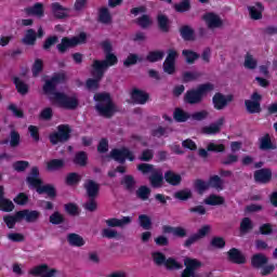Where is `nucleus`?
Segmentation results:
<instances>
[{
    "instance_id": "41",
    "label": "nucleus",
    "mask_w": 277,
    "mask_h": 277,
    "mask_svg": "<svg viewBox=\"0 0 277 277\" xmlns=\"http://www.w3.org/2000/svg\"><path fill=\"white\" fill-rule=\"evenodd\" d=\"M193 187H194L195 192H197V194H199V196H202V194H205V192H207L209 189V182H207L202 179H197L194 181Z\"/></svg>"
},
{
    "instance_id": "34",
    "label": "nucleus",
    "mask_w": 277,
    "mask_h": 277,
    "mask_svg": "<svg viewBox=\"0 0 277 277\" xmlns=\"http://www.w3.org/2000/svg\"><path fill=\"white\" fill-rule=\"evenodd\" d=\"M67 241L69 246H74L75 248H81L85 246V240L78 234L71 233L67 236Z\"/></svg>"
},
{
    "instance_id": "2",
    "label": "nucleus",
    "mask_w": 277,
    "mask_h": 277,
    "mask_svg": "<svg viewBox=\"0 0 277 277\" xmlns=\"http://www.w3.org/2000/svg\"><path fill=\"white\" fill-rule=\"evenodd\" d=\"M26 183L29 187L37 190L38 194H47L49 198H57V190L52 184L42 185V179H40V169L32 167L29 175L26 177Z\"/></svg>"
},
{
    "instance_id": "47",
    "label": "nucleus",
    "mask_w": 277,
    "mask_h": 277,
    "mask_svg": "<svg viewBox=\"0 0 277 277\" xmlns=\"http://www.w3.org/2000/svg\"><path fill=\"white\" fill-rule=\"evenodd\" d=\"M138 224L144 230H150L153 228V219L148 214H140Z\"/></svg>"
},
{
    "instance_id": "29",
    "label": "nucleus",
    "mask_w": 277,
    "mask_h": 277,
    "mask_svg": "<svg viewBox=\"0 0 277 277\" xmlns=\"http://www.w3.org/2000/svg\"><path fill=\"white\" fill-rule=\"evenodd\" d=\"M252 21H261L263 18V3L256 2L254 6H248Z\"/></svg>"
},
{
    "instance_id": "52",
    "label": "nucleus",
    "mask_w": 277,
    "mask_h": 277,
    "mask_svg": "<svg viewBox=\"0 0 277 277\" xmlns=\"http://www.w3.org/2000/svg\"><path fill=\"white\" fill-rule=\"evenodd\" d=\"M175 12L183 14L192 10V2L189 0H182L180 3L174 4Z\"/></svg>"
},
{
    "instance_id": "5",
    "label": "nucleus",
    "mask_w": 277,
    "mask_h": 277,
    "mask_svg": "<svg viewBox=\"0 0 277 277\" xmlns=\"http://www.w3.org/2000/svg\"><path fill=\"white\" fill-rule=\"evenodd\" d=\"M85 42H88V34L82 31L76 37L62 38L61 43L56 45V49L58 53L64 54L68 51V49H75V47H79V44H85Z\"/></svg>"
},
{
    "instance_id": "46",
    "label": "nucleus",
    "mask_w": 277,
    "mask_h": 277,
    "mask_svg": "<svg viewBox=\"0 0 277 277\" xmlns=\"http://www.w3.org/2000/svg\"><path fill=\"white\" fill-rule=\"evenodd\" d=\"M137 62H144V57L135 54V53H130L128 57L123 61V66L126 68H130V66H135Z\"/></svg>"
},
{
    "instance_id": "33",
    "label": "nucleus",
    "mask_w": 277,
    "mask_h": 277,
    "mask_svg": "<svg viewBox=\"0 0 277 277\" xmlns=\"http://www.w3.org/2000/svg\"><path fill=\"white\" fill-rule=\"evenodd\" d=\"M26 12L31 16H38L39 18H42V16H44V4L37 2L32 6L26 9Z\"/></svg>"
},
{
    "instance_id": "37",
    "label": "nucleus",
    "mask_w": 277,
    "mask_h": 277,
    "mask_svg": "<svg viewBox=\"0 0 277 277\" xmlns=\"http://www.w3.org/2000/svg\"><path fill=\"white\" fill-rule=\"evenodd\" d=\"M36 40H38L36 30H34V28H29L26 31L24 38L22 39V42L24 44H27L28 47H34L36 44Z\"/></svg>"
},
{
    "instance_id": "56",
    "label": "nucleus",
    "mask_w": 277,
    "mask_h": 277,
    "mask_svg": "<svg viewBox=\"0 0 277 277\" xmlns=\"http://www.w3.org/2000/svg\"><path fill=\"white\" fill-rule=\"evenodd\" d=\"M210 246L216 250H223V248H226V240L224 237L214 236L210 241Z\"/></svg>"
},
{
    "instance_id": "42",
    "label": "nucleus",
    "mask_w": 277,
    "mask_h": 277,
    "mask_svg": "<svg viewBox=\"0 0 277 277\" xmlns=\"http://www.w3.org/2000/svg\"><path fill=\"white\" fill-rule=\"evenodd\" d=\"M98 22L103 25H109V23H111V13H109V9L103 6L98 10Z\"/></svg>"
},
{
    "instance_id": "40",
    "label": "nucleus",
    "mask_w": 277,
    "mask_h": 277,
    "mask_svg": "<svg viewBox=\"0 0 277 277\" xmlns=\"http://www.w3.org/2000/svg\"><path fill=\"white\" fill-rule=\"evenodd\" d=\"M173 118L175 122H187L192 118V114L183 110V108H175Z\"/></svg>"
},
{
    "instance_id": "57",
    "label": "nucleus",
    "mask_w": 277,
    "mask_h": 277,
    "mask_svg": "<svg viewBox=\"0 0 277 277\" xmlns=\"http://www.w3.org/2000/svg\"><path fill=\"white\" fill-rule=\"evenodd\" d=\"M170 128H163L159 126L158 128L151 130V136L153 137H168L170 135Z\"/></svg>"
},
{
    "instance_id": "25",
    "label": "nucleus",
    "mask_w": 277,
    "mask_h": 277,
    "mask_svg": "<svg viewBox=\"0 0 277 277\" xmlns=\"http://www.w3.org/2000/svg\"><path fill=\"white\" fill-rule=\"evenodd\" d=\"M259 148L260 150H276V145L272 142L269 133L259 138Z\"/></svg>"
},
{
    "instance_id": "9",
    "label": "nucleus",
    "mask_w": 277,
    "mask_h": 277,
    "mask_svg": "<svg viewBox=\"0 0 277 277\" xmlns=\"http://www.w3.org/2000/svg\"><path fill=\"white\" fill-rule=\"evenodd\" d=\"M233 101H235V95H224L223 93L217 92L212 97V105L216 111H222L223 109H226V106L230 105Z\"/></svg>"
},
{
    "instance_id": "48",
    "label": "nucleus",
    "mask_w": 277,
    "mask_h": 277,
    "mask_svg": "<svg viewBox=\"0 0 277 277\" xmlns=\"http://www.w3.org/2000/svg\"><path fill=\"white\" fill-rule=\"evenodd\" d=\"M182 55L185 57L186 64H196V60H200V54L193 50H183Z\"/></svg>"
},
{
    "instance_id": "63",
    "label": "nucleus",
    "mask_w": 277,
    "mask_h": 277,
    "mask_svg": "<svg viewBox=\"0 0 277 277\" xmlns=\"http://www.w3.org/2000/svg\"><path fill=\"white\" fill-rule=\"evenodd\" d=\"M12 168L15 172H25L29 168V161L27 160H17L13 162Z\"/></svg>"
},
{
    "instance_id": "3",
    "label": "nucleus",
    "mask_w": 277,
    "mask_h": 277,
    "mask_svg": "<svg viewBox=\"0 0 277 277\" xmlns=\"http://www.w3.org/2000/svg\"><path fill=\"white\" fill-rule=\"evenodd\" d=\"M94 101L97 103L95 105V110L102 118H113L116 114V104L111 100V94L109 93H95Z\"/></svg>"
},
{
    "instance_id": "26",
    "label": "nucleus",
    "mask_w": 277,
    "mask_h": 277,
    "mask_svg": "<svg viewBox=\"0 0 277 277\" xmlns=\"http://www.w3.org/2000/svg\"><path fill=\"white\" fill-rule=\"evenodd\" d=\"M164 181L169 185H172L173 187H176V186H179L180 183H182L183 177L181 176V174L169 170V171L164 172Z\"/></svg>"
},
{
    "instance_id": "39",
    "label": "nucleus",
    "mask_w": 277,
    "mask_h": 277,
    "mask_svg": "<svg viewBox=\"0 0 277 277\" xmlns=\"http://www.w3.org/2000/svg\"><path fill=\"white\" fill-rule=\"evenodd\" d=\"M173 196L176 200H181L182 202H187V200H190V198H194V193H192V189L189 188H184L175 192Z\"/></svg>"
},
{
    "instance_id": "22",
    "label": "nucleus",
    "mask_w": 277,
    "mask_h": 277,
    "mask_svg": "<svg viewBox=\"0 0 277 277\" xmlns=\"http://www.w3.org/2000/svg\"><path fill=\"white\" fill-rule=\"evenodd\" d=\"M0 211H4V213H10L14 211V202L5 198V190L1 185H0Z\"/></svg>"
},
{
    "instance_id": "55",
    "label": "nucleus",
    "mask_w": 277,
    "mask_h": 277,
    "mask_svg": "<svg viewBox=\"0 0 277 277\" xmlns=\"http://www.w3.org/2000/svg\"><path fill=\"white\" fill-rule=\"evenodd\" d=\"M164 267L169 271V272H174V269H182L183 265L181 263H179V261H176V259L174 258H169L166 260L164 262Z\"/></svg>"
},
{
    "instance_id": "61",
    "label": "nucleus",
    "mask_w": 277,
    "mask_h": 277,
    "mask_svg": "<svg viewBox=\"0 0 277 277\" xmlns=\"http://www.w3.org/2000/svg\"><path fill=\"white\" fill-rule=\"evenodd\" d=\"M150 188L146 185H142L136 190V196L140 198V200H148L150 196Z\"/></svg>"
},
{
    "instance_id": "50",
    "label": "nucleus",
    "mask_w": 277,
    "mask_h": 277,
    "mask_svg": "<svg viewBox=\"0 0 277 277\" xmlns=\"http://www.w3.org/2000/svg\"><path fill=\"white\" fill-rule=\"evenodd\" d=\"M65 183L69 187L79 185V183H81V175H79V173H77V172H70L67 174V176L65 179Z\"/></svg>"
},
{
    "instance_id": "62",
    "label": "nucleus",
    "mask_w": 277,
    "mask_h": 277,
    "mask_svg": "<svg viewBox=\"0 0 277 277\" xmlns=\"http://www.w3.org/2000/svg\"><path fill=\"white\" fill-rule=\"evenodd\" d=\"M107 68H111V66H116L118 64V56L114 53L105 54V58L102 61Z\"/></svg>"
},
{
    "instance_id": "31",
    "label": "nucleus",
    "mask_w": 277,
    "mask_h": 277,
    "mask_svg": "<svg viewBox=\"0 0 277 277\" xmlns=\"http://www.w3.org/2000/svg\"><path fill=\"white\" fill-rule=\"evenodd\" d=\"M72 163L74 166L85 168V166H88V153L83 150L77 151L72 158Z\"/></svg>"
},
{
    "instance_id": "20",
    "label": "nucleus",
    "mask_w": 277,
    "mask_h": 277,
    "mask_svg": "<svg viewBox=\"0 0 277 277\" xmlns=\"http://www.w3.org/2000/svg\"><path fill=\"white\" fill-rule=\"evenodd\" d=\"M203 21L207 23L209 29H217L224 25L222 18L215 13H206L203 15Z\"/></svg>"
},
{
    "instance_id": "49",
    "label": "nucleus",
    "mask_w": 277,
    "mask_h": 277,
    "mask_svg": "<svg viewBox=\"0 0 277 277\" xmlns=\"http://www.w3.org/2000/svg\"><path fill=\"white\" fill-rule=\"evenodd\" d=\"M202 77V74L199 71H185L182 75L183 83H189L192 81H198Z\"/></svg>"
},
{
    "instance_id": "64",
    "label": "nucleus",
    "mask_w": 277,
    "mask_h": 277,
    "mask_svg": "<svg viewBox=\"0 0 277 277\" xmlns=\"http://www.w3.org/2000/svg\"><path fill=\"white\" fill-rule=\"evenodd\" d=\"M50 80L53 81L54 84L56 85L66 83V72L64 71L54 72L53 76L50 78Z\"/></svg>"
},
{
    "instance_id": "59",
    "label": "nucleus",
    "mask_w": 277,
    "mask_h": 277,
    "mask_svg": "<svg viewBox=\"0 0 277 277\" xmlns=\"http://www.w3.org/2000/svg\"><path fill=\"white\" fill-rule=\"evenodd\" d=\"M49 220L50 224H53L54 226H58V224H64V222H66V217H64L60 211L52 213Z\"/></svg>"
},
{
    "instance_id": "4",
    "label": "nucleus",
    "mask_w": 277,
    "mask_h": 277,
    "mask_svg": "<svg viewBox=\"0 0 277 277\" xmlns=\"http://www.w3.org/2000/svg\"><path fill=\"white\" fill-rule=\"evenodd\" d=\"M214 89L215 85H213L211 82L199 84L197 89L186 91L184 102H186L188 105H200L205 98V94L213 92Z\"/></svg>"
},
{
    "instance_id": "6",
    "label": "nucleus",
    "mask_w": 277,
    "mask_h": 277,
    "mask_svg": "<svg viewBox=\"0 0 277 277\" xmlns=\"http://www.w3.org/2000/svg\"><path fill=\"white\" fill-rule=\"evenodd\" d=\"M70 133H72L70 126H57V132H52L49 134L50 144H52V146H57V144H65V142L70 140Z\"/></svg>"
},
{
    "instance_id": "54",
    "label": "nucleus",
    "mask_w": 277,
    "mask_h": 277,
    "mask_svg": "<svg viewBox=\"0 0 277 277\" xmlns=\"http://www.w3.org/2000/svg\"><path fill=\"white\" fill-rule=\"evenodd\" d=\"M44 70V62L42 58L35 60L31 67L32 77H39L40 72Z\"/></svg>"
},
{
    "instance_id": "60",
    "label": "nucleus",
    "mask_w": 277,
    "mask_h": 277,
    "mask_svg": "<svg viewBox=\"0 0 277 277\" xmlns=\"http://www.w3.org/2000/svg\"><path fill=\"white\" fill-rule=\"evenodd\" d=\"M151 259H153L155 265H158V267H161V265H166V261L168 260L166 258V254H163L159 251L153 252Z\"/></svg>"
},
{
    "instance_id": "35",
    "label": "nucleus",
    "mask_w": 277,
    "mask_h": 277,
    "mask_svg": "<svg viewBox=\"0 0 277 277\" xmlns=\"http://www.w3.org/2000/svg\"><path fill=\"white\" fill-rule=\"evenodd\" d=\"M163 57H166V52L161 50H155L148 52V54L146 55V61L150 64H155L157 62H161Z\"/></svg>"
},
{
    "instance_id": "10",
    "label": "nucleus",
    "mask_w": 277,
    "mask_h": 277,
    "mask_svg": "<svg viewBox=\"0 0 277 277\" xmlns=\"http://www.w3.org/2000/svg\"><path fill=\"white\" fill-rule=\"evenodd\" d=\"M30 276H40V277H56L58 274L57 268H51L47 264H40L32 267L29 271Z\"/></svg>"
},
{
    "instance_id": "51",
    "label": "nucleus",
    "mask_w": 277,
    "mask_h": 277,
    "mask_svg": "<svg viewBox=\"0 0 277 277\" xmlns=\"http://www.w3.org/2000/svg\"><path fill=\"white\" fill-rule=\"evenodd\" d=\"M136 169L144 176H146V174H153L157 171V169H155V164H150L146 162L137 164Z\"/></svg>"
},
{
    "instance_id": "19",
    "label": "nucleus",
    "mask_w": 277,
    "mask_h": 277,
    "mask_svg": "<svg viewBox=\"0 0 277 277\" xmlns=\"http://www.w3.org/2000/svg\"><path fill=\"white\" fill-rule=\"evenodd\" d=\"M51 12L54 18H57L58 21H63L64 18H68V12H70V9L64 5H61L60 2H53L51 4Z\"/></svg>"
},
{
    "instance_id": "16",
    "label": "nucleus",
    "mask_w": 277,
    "mask_h": 277,
    "mask_svg": "<svg viewBox=\"0 0 277 277\" xmlns=\"http://www.w3.org/2000/svg\"><path fill=\"white\" fill-rule=\"evenodd\" d=\"M17 217H21V220H25L27 224H34L37 220H40V211L38 210H19L17 211Z\"/></svg>"
},
{
    "instance_id": "28",
    "label": "nucleus",
    "mask_w": 277,
    "mask_h": 277,
    "mask_svg": "<svg viewBox=\"0 0 277 277\" xmlns=\"http://www.w3.org/2000/svg\"><path fill=\"white\" fill-rule=\"evenodd\" d=\"M163 179H166L163 176V173L156 170L155 173H153L148 177V181H149L151 187H154V189H159L160 187H163Z\"/></svg>"
},
{
    "instance_id": "8",
    "label": "nucleus",
    "mask_w": 277,
    "mask_h": 277,
    "mask_svg": "<svg viewBox=\"0 0 277 277\" xmlns=\"http://www.w3.org/2000/svg\"><path fill=\"white\" fill-rule=\"evenodd\" d=\"M263 101V95L259 92H253L251 94V100L245 101V107L248 114H261L263 109L261 108V102Z\"/></svg>"
},
{
    "instance_id": "1",
    "label": "nucleus",
    "mask_w": 277,
    "mask_h": 277,
    "mask_svg": "<svg viewBox=\"0 0 277 277\" xmlns=\"http://www.w3.org/2000/svg\"><path fill=\"white\" fill-rule=\"evenodd\" d=\"M42 90L43 94H51L52 97H50V101H53V103L58 105L62 109L72 111L79 107V100L75 96H69L64 92L56 91L57 85L51 79L45 80Z\"/></svg>"
},
{
    "instance_id": "13",
    "label": "nucleus",
    "mask_w": 277,
    "mask_h": 277,
    "mask_svg": "<svg viewBox=\"0 0 277 277\" xmlns=\"http://www.w3.org/2000/svg\"><path fill=\"white\" fill-rule=\"evenodd\" d=\"M227 261L234 263V265H246L247 262L246 255L237 248H232L227 251Z\"/></svg>"
},
{
    "instance_id": "11",
    "label": "nucleus",
    "mask_w": 277,
    "mask_h": 277,
    "mask_svg": "<svg viewBox=\"0 0 277 277\" xmlns=\"http://www.w3.org/2000/svg\"><path fill=\"white\" fill-rule=\"evenodd\" d=\"M185 269L182 272L181 277L195 276L194 273L202 267V262L198 259L186 258L184 260Z\"/></svg>"
},
{
    "instance_id": "58",
    "label": "nucleus",
    "mask_w": 277,
    "mask_h": 277,
    "mask_svg": "<svg viewBox=\"0 0 277 277\" xmlns=\"http://www.w3.org/2000/svg\"><path fill=\"white\" fill-rule=\"evenodd\" d=\"M136 24L142 28V29H148L150 25H153V19H150V15L143 14L136 19Z\"/></svg>"
},
{
    "instance_id": "12",
    "label": "nucleus",
    "mask_w": 277,
    "mask_h": 277,
    "mask_svg": "<svg viewBox=\"0 0 277 277\" xmlns=\"http://www.w3.org/2000/svg\"><path fill=\"white\" fill-rule=\"evenodd\" d=\"M131 101L135 105H146L150 98V94L146 93V91H143L137 88H133L130 93Z\"/></svg>"
},
{
    "instance_id": "24",
    "label": "nucleus",
    "mask_w": 277,
    "mask_h": 277,
    "mask_svg": "<svg viewBox=\"0 0 277 277\" xmlns=\"http://www.w3.org/2000/svg\"><path fill=\"white\" fill-rule=\"evenodd\" d=\"M267 263H269V258L263 253H255L251 256V267L253 269H261Z\"/></svg>"
},
{
    "instance_id": "23",
    "label": "nucleus",
    "mask_w": 277,
    "mask_h": 277,
    "mask_svg": "<svg viewBox=\"0 0 277 277\" xmlns=\"http://www.w3.org/2000/svg\"><path fill=\"white\" fill-rule=\"evenodd\" d=\"M162 233L166 235L172 233L173 237H179L180 239H185L187 237V230L183 226H170V225H164L162 227Z\"/></svg>"
},
{
    "instance_id": "7",
    "label": "nucleus",
    "mask_w": 277,
    "mask_h": 277,
    "mask_svg": "<svg viewBox=\"0 0 277 277\" xmlns=\"http://www.w3.org/2000/svg\"><path fill=\"white\" fill-rule=\"evenodd\" d=\"M110 157L117 161V163L124 164L128 161H135V155L127 147L115 148L110 151Z\"/></svg>"
},
{
    "instance_id": "43",
    "label": "nucleus",
    "mask_w": 277,
    "mask_h": 277,
    "mask_svg": "<svg viewBox=\"0 0 277 277\" xmlns=\"http://www.w3.org/2000/svg\"><path fill=\"white\" fill-rule=\"evenodd\" d=\"M208 187H212L213 189H224V181L220 175H212L208 180Z\"/></svg>"
},
{
    "instance_id": "38",
    "label": "nucleus",
    "mask_w": 277,
    "mask_h": 277,
    "mask_svg": "<svg viewBox=\"0 0 277 277\" xmlns=\"http://www.w3.org/2000/svg\"><path fill=\"white\" fill-rule=\"evenodd\" d=\"M66 166L64 159H52L47 163V170L49 172H57V170H62Z\"/></svg>"
},
{
    "instance_id": "18",
    "label": "nucleus",
    "mask_w": 277,
    "mask_h": 277,
    "mask_svg": "<svg viewBox=\"0 0 277 277\" xmlns=\"http://www.w3.org/2000/svg\"><path fill=\"white\" fill-rule=\"evenodd\" d=\"M91 75L92 77H96L97 79H103L105 77V72H107V65L100 60H94L91 65Z\"/></svg>"
},
{
    "instance_id": "30",
    "label": "nucleus",
    "mask_w": 277,
    "mask_h": 277,
    "mask_svg": "<svg viewBox=\"0 0 277 277\" xmlns=\"http://www.w3.org/2000/svg\"><path fill=\"white\" fill-rule=\"evenodd\" d=\"M157 25L158 28L162 31V34L170 32V18L168 17V15L158 14Z\"/></svg>"
},
{
    "instance_id": "53",
    "label": "nucleus",
    "mask_w": 277,
    "mask_h": 277,
    "mask_svg": "<svg viewBox=\"0 0 277 277\" xmlns=\"http://www.w3.org/2000/svg\"><path fill=\"white\" fill-rule=\"evenodd\" d=\"M254 228V223H252V220L250 217H243L240 222V233L246 235L247 233H250Z\"/></svg>"
},
{
    "instance_id": "45",
    "label": "nucleus",
    "mask_w": 277,
    "mask_h": 277,
    "mask_svg": "<svg viewBox=\"0 0 277 277\" xmlns=\"http://www.w3.org/2000/svg\"><path fill=\"white\" fill-rule=\"evenodd\" d=\"M13 83L18 92V94H22V96H25L29 92V85L27 83L23 82L21 78L14 77Z\"/></svg>"
},
{
    "instance_id": "14",
    "label": "nucleus",
    "mask_w": 277,
    "mask_h": 277,
    "mask_svg": "<svg viewBox=\"0 0 277 277\" xmlns=\"http://www.w3.org/2000/svg\"><path fill=\"white\" fill-rule=\"evenodd\" d=\"M253 179L255 183H260L261 185H267L272 181V169L263 168L254 171Z\"/></svg>"
},
{
    "instance_id": "17",
    "label": "nucleus",
    "mask_w": 277,
    "mask_h": 277,
    "mask_svg": "<svg viewBox=\"0 0 277 277\" xmlns=\"http://www.w3.org/2000/svg\"><path fill=\"white\" fill-rule=\"evenodd\" d=\"M224 117L219 118L215 122L210 126H205L201 128V133L203 135H217L220 131H222V127H224Z\"/></svg>"
},
{
    "instance_id": "27",
    "label": "nucleus",
    "mask_w": 277,
    "mask_h": 277,
    "mask_svg": "<svg viewBox=\"0 0 277 277\" xmlns=\"http://www.w3.org/2000/svg\"><path fill=\"white\" fill-rule=\"evenodd\" d=\"M180 36L185 40V42L196 40V31L189 25H184L180 28Z\"/></svg>"
},
{
    "instance_id": "32",
    "label": "nucleus",
    "mask_w": 277,
    "mask_h": 277,
    "mask_svg": "<svg viewBox=\"0 0 277 277\" xmlns=\"http://www.w3.org/2000/svg\"><path fill=\"white\" fill-rule=\"evenodd\" d=\"M120 183H121V185H123V187L127 192H133L135 189V185H137L135 177L131 174L124 175L121 179Z\"/></svg>"
},
{
    "instance_id": "21",
    "label": "nucleus",
    "mask_w": 277,
    "mask_h": 277,
    "mask_svg": "<svg viewBox=\"0 0 277 277\" xmlns=\"http://www.w3.org/2000/svg\"><path fill=\"white\" fill-rule=\"evenodd\" d=\"M105 224L109 228H124V226H127L128 224H131V216H123L122 219H116V217L107 219L105 221Z\"/></svg>"
},
{
    "instance_id": "44",
    "label": "nucleus",
    "mask_w": 277,
    "mask_h": 277,
    "mask_svg": "<svg viewBox=\"0 0 277 277\" xmlns=\"http://www.w3.org/2000/svg\"><path fill=\"white\" fill-rule=\"evenodd\" d=\"M245 68L247 70H256V67L259 66V61L254 58V56L250 53H247L245 55V63H243Z\"/></svg>"
},
{
    "instance_id": "15",
    "label": "nucleus",
    "mask_w": 277,
    "mask_h": 277,
    "mask_svg": "<svg viewBox=\"0 0 277 277\" xmlns=\"http://www.w3.org/2000/svg\"><path fill=\"white\" fill-rule=\"evenodd\" d=\"M83 188L88 198H98V194H101V184L94 180H87L83 184Z\"/></svg>"
},
{
    "instance_id": "36",
    "label": "nucleus",
    "mask_w": 277,
    "mask_h": 277,
    "mask_svg": "<svg viewBox=\"0 0 277 277\" xmlns=\"http://www.w3.org/2000/svg\"><path fill=\"white\" fill-rule=\"evenodd\" d=\"M226 202V199L220 195L212 194L205 199V203L210 207H220Z\"/></svg>"
}]
</instances>
